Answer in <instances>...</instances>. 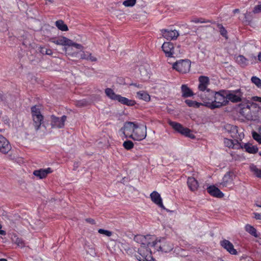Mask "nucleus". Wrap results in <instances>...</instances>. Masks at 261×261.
Here are the masks:
<instances>
[{"instance_id": "nucleus-38", "label": "nucleus", "mask_w": 261, "mask_h": 261, "mask_svg": "<svg viewBox=\"0 0 261 261\" xmlns=\"http://www.w3.org/2000/svg\"><path fill=\"white\" fill-rule=\"evenodd\" d=\"M224 143L225 145L229 148H234L235 144L232 140L224 139Z\"/></svg>"}, {"instance_id": "nucleus-30", "label": "nucleus", "mask_w": 261, "mask_h": 261, "mask_svg": "<svg viewBox=\"0 0 261 261\" xmlns=\"http://www.w3.org/2000/svg\"><path fill=\"white\" fill-rule=\"evenodd\" d=\"M55 24L58 29L62 31H67L68 30L67 25L62 20L56 21Z\"/></svg>"}, {"instance_id": "nucleus-40", "label": "nucleus", "mask_w": 261, "mask_h": 261, "mask_svg": "<svg viewBox=\"0 0 261 261\" xmlns=\"http://www.w3.org/2000/svg\"><path fill=\"white\" fill-rule=\"evenodd\" d=\"M68 46H73L77 49H79L81 50H83L84 49V47L81 44L75 43L70 39H69V42L68 43Z\"/></svg>"}, {"instance_id": "nucleus-32", "label": "nucleus", "mask_w": 261, "mask_h": 261, "mask_svg": "<svg viewBox=\"0 0 261 261\" xmlns=\"http://www.w3.org/2000/svg\"><path fill=\"white\" fill-rule=\"evenodd\" d=\"M250 170L256 177L261 178V169H258L256 166L251 165L250 166Z\"/></svg>"}, {"instance_id": "nucleus-55", "label": "nucleus", "mask_w": 261, "mask_h": 261, "mask_svg": "<svg viewBox=\"0 0 261 261\" xmlns=\"http://www.w3.org/2000/svg\"><path fill=\"white\" fill-rule=\"evenodd\" d=\"M253 99L255 101H259L261 102V97L256 96V97H254L253 98Z\"/></svg>"}, {"instance_id": "nucleus-9", "label": "nucleus", "mask_w": 261, "mask_h": 261, "mask_svg": "<svg viewBox=\"0 0 261 261\" xmlns=\"http://www.w3.org/2000/svg\"><path fill=\"white\" fill-rule=\"evenodd\" d=\"M50 125L52 128H63L65 125V122L67 119V117L63 115L61 118L57 117L54 115L50 117Z\"/></svg>"}, {"instance_id": "nucleus-47", "label": "nucleus", "mask_w": 261, "mask_h": 261, "mask_svg": "<svg viewBox=\"0 0 261 261\" xmlns=\"http://www.w3.org/2000/svg\"><path fill=\"white\" fill-rule=\"evenodd\" d=\"M88 60H90L92 62H96L97 61V58L92 55L91 53H88Z\"/></svg>"}, {"instance_id": "nucleus-41", "label": "nucleus", "mask_w": 261, "mask_h": 261, "mask_svg": "<svg viewBox=\"0 0 261 261\" xmlns=\"http://www.w3.org/2000/svg\"><path fill=\"white\" fill-rule=\"evenodd\" d=\"M253 138L256 140L258 143L261 144V134H258L256 132H253L252 133Z\"/></svg>"}, {"instance_id": "nucleus-59", "label": "nucleus", "mask_w": 261, "mask_h": 261, "mask_svg": "<svg viewBox=\"0 0 261 261\" xmlns=\"http://www.w3.org/2000/svg\"><path fill=\"white\" fill-rule=\"evenodd\" d=\"M226 31L224 29H223V30H221V34L223 36H224V34H226Z\"/></svg>"}, {"instance_id": "nucleus-8", "label": "nucleus", "mask_w": 261, "mask_h": 261, "mask_svg": "<svg viewBox=\"0 0 261 261\" xmlns=\"http://www.w3.org/2000/svg\"><path fill=\"white\" fill-rule=\"evenodd\" d=\"M135 122H126L123 126L121 128L120 131L124 135L126 138L132 139L135 127L136 126Z\"/></svg>"}, {"instance_id": "nucleus-4", "label": "nucleus", "mask_w": 261, "mask_h": 261, "mask_svg": "<svg viewBox=\"0 0 261 261\" xmlns=\"http://www.w3.org/2000/svg\"><path fill=\"white\" fill-rule=\"evenodd\" d=\"M134 240L137 243L141 244V245H144L148 247H155L158 244V243L160 242V241H154L153 240L152 237L149 235L146 236L137 235L135 236Z\"/></svg>"}, {"instance_id": "nucleus-46", "label": "nucleus", "mask_w": 261, "mask_h": 261, "mask_svg": "<svg viewBox=\"0 0 261 261\" xmlns=\"http://www.w3.org/2000/svg\"><path fill=\"white\" fill-rule=\"evenodd\" d=\"M87 253H89L91 256H94L96 255L95 249L93 247L89 248L88 250H87Z\"/></svg>"}, {"instance_id": "nucleus-44", "label": "nucleus", "mask_w": 261, "mask_h": 261, "mask_svg": "<svg viewBox=\"0 0 261 261\" xmlns=\"http://www.w3.org/2000/svg\"><path fill=\"white\" fill-rule=\"evenodd\" d=\"M40 51L42 54H45L48 55H51L53 54L52 50L50 49H46L44 47H41Z\"/></svg>"}, {"instance_id": "nucleus-17", "label": "nucleus", "mask_w": 261, "mask_h": 261, "mask_svg": "<svg viewBox=\"0 0 261 261\" xmlns=\"http://www.w3.org/2000/svg\"><path fill=\"white\" fill-rule=\"evenodd\" d=\"M199 90L203 92L205 90H206V93H207V90L208 89H207V87L210 83L208 77L205 76H200L199 77Z\"/></svg>"}, {"instance_id": "nucleus-3", "label": "nucleus", "mask_w": 261, "mask_h": 261, "mask_svg": "<svg viewBox=\"0 0 261 261\" xmlns=\"http://www.w3.org/2000/svg\"><path fill=\"white\" fill-rule=\"evenodd\" d=\"M162 48L167 57L176 58L181 54L180 46L178 45L175 47L171 42H164Z\"/></svg>"}, {"instance_id": "nucleus-28", "label": "nucleus", "mask_w": 261, "mask_h": 261, "mask_svg": "<svg viewBox=\"0 0 261 261\" xmlns=\"http://www.w3.org/2000/svg\"><path fill=\"white\" fill-rule=\"evenodd\" d=\"M12 241L18 246L23 247L24 246V243L21 238H19L16 234H13L11 238Z\"/></svg>"}, {"instance_id": "nucleus-24", "label": "nucleus", "mask_w": 261, "mask_h": 261, "mask_svg": "<svg viewBox=\"0 0 261 261\" xmlns=\"http://www.w3.org/2000/svg\"><path fill=\"white\" fill-rule=\"evenodd\" d=\"M232 181V178L230 172H227L224 175L223 177L222 181L220 183L223 187H227L229 184L231 183Z\"/></svg>"}, {"instance_id": "nucleus-26", "label": "nucleus", "mask_w": 261, "mask_h": 261, "mask_svg": "<svg viewBox=\"0 0 261 261\" xmlns=\"http://www.w3.org/2000/svg\"><path fill=\"white\" fill-rule=\"evenodd\" d=\"M236 62L242 67H245L248 64V60L243 55H239L236 58Z\"/></svg>"}, {"instance_id": "nucleus-58", "label": "nucleus", "mask_w": 261, "mask_h": 261, "mask_svg": "<svg viewBox=\"0 0 261 261\" xmlns=\"http://www.w3.org/2000/svg\"><path fill=\"white\" fill-rule=\"evenodd\" d=\"M240 12V10L239 9H236L234 10H233V12L235 14V13H239Z\"/></svg>"}, {"instance_id": "nucleus-64", "label": "nucleus", "mask_w": 261, "mask_h": 261, "mask_svg": "<svg viewBox=\"0 0 261 261\" xmlns=\"http://www.w3.org/2000/svg\"><path fill=\"white\" fill-rule=\"evenodd\" d=\"M259 154L261 156V152H259Z\"/></svg>"}, {"instance_id": "nucleus-63", "label": "nucleus", "mask_w": 261, "mask_h": 261, "mask_svg": "<svg viewBox=\"0 0 261 261\" xmlns=\"http://www.w3.org/2000/svg\"><path fill=\"white\" fill-rule=\"evenodd\" d=\"M2 227V225L0 224V229Z\"/></svg>"}, {"instance_id": "nucleus-11", "label": "nucleus", "mask_w": 261, "mask_h": 261, "mask_svg": "<svg viewBox=\"0 0 261 261\" xmlns=\"http://www.w3.org/2000/svg\"><path fill=\"white\" fill-rule=\"evenodd\" d=\"M154 241H160L158 244L154 247L157 251H161L165 252L170 251L173 249V245L165 241V240H155Z\"/></svg>"}, {"instance_id": "nucleus-52", "label": "nucleus", "mask_w": 261, "mask_h": 261, "mask_svg": "<svg viewBox=\"0 0 261 261\" xmlns=\"http://www.w3.org/2000/svg\"><path fill=\"white\" fill-rule=\"evenodd\" d=\"M130 86H135V87H137L139 89L143 88V85L141 84H137L132 83V84H130Z\"/></svg>"}, {"instance_id": "nucleus-31", "label": "nucleus", "mask_w": 261, "mask_h": 261, "mask_svg": "<svg viewBox=\"0 0 261 261\" xmlns=\"http://www.w3.org/2000/svg\"><path fill=\"white\" fill-rule=\"evenodd\" d=\"M245 230L253 237L255 238L258 237L256 230L253 226L250 224L246 225Z\"/></svg>"}, {"instance_id": "nucleus-33", "label": "nucleus", "mask_w": 261, "mask_h": 261, "mask_svg": "<svg viewBox=\"0 0 261 261\" xmlns=\"http://www.w3.org/2000/svg\"><path fill=\"white\" fill-rule=\"evenodd\" d=\"M185 102L188 105V106L191 107L198 108L200 105H203V103H198L195 101H193L189 99H187Z\"/></svg>"}, {"instance_id": "nucleus-19", "label": "nucleus", "mask_w": 261, "mask_h": 261, "mask_svg": "<svg viewBox=\"0 0 261 261\" xmlns=\"http://www.w3.org/2000/svg\"><path fill=\"white\" fill-rule=\"evenodd\" d=\"M221 245L231 254L236 255L238 253L234 249L233 244L228 240H224L221 241Z\"/></svg>"}, {"instance_id": "nucleus-45", "label": "nucleus", "mask_w": 261, "mask_h": 261, "mask_svg": "<svg viewBox=\"0 0 261 261\" xmlns=\"http://www.w3.org/2000/svg\"><path fill=\"white\" fill-rule=\"evenodd\" d=\"M253 12L254 14L260 13L261 12V4L255 6L253 10Z\"/></svg>"}, {"instance_id": "nucleus-43", "label": "nucleus", "mask_w": 261, "mask_h": 261, "mask_svg": "<svg viewBox=\"0 0 261 261\" xmlns=\"http://www.w3.org/2000/svg\"><path fill=\"white\" fill-rule=\"evenodd\" d=\"M98 232L101 234H104L107 237H110L112 234V232L108 230L100 228L98 230Z\"/></svg>"}, {"instance_id": "nucleus-62", "label": "nucleus", "mask_w": 261, "mask_h": 261, "mask_svg": "<svg viewBox=\"0 0 261 261\" xmlns=\"http://www.w3.org/2000/svg\"><path fill=\"white\" fill-rule=\"evenodd\" d=\"M247 14H245V17L246 18H247Z\"/></svg>"}, {"instance_id": "nucleus-54", "label": "nucleus", "mask_w": 261, "mask_h": 261, "mask_svg": "<svg viewBox=\"0 0 261 261\" xmlns=\"http://www.w3.org/2000/svg\"><path fill=\"white\" fill-rule=\"evenodd\" d=\"M255 205L258 207H261V199L260 200H257L255 203Z\"/></svg>"}, {"instance_id": "nucleus-42", "label": "nucleus", "mask_w": 261, "mask_h": 261, "mask_svg": "<svg viewBox=\"0 0 261 261\" xmlns=\"http://www.w3.org/2000/svg\"><path fill=\"white\" fill-rule=\"evenodd\" d=\"M225 129L229 133L237 130L236 127L229 124H227L224 126Z\"/></svg>"}, {"instance_id": "nucleus-10", "label": "nucleus", "mask_w": 261, "mask_h": 261, "mask_svg": "<svg viewBox=\"0 0 261 261\" xmlns=\"http://www.w3.org/2000/svg\"><path fill=\"white\" fill-rule=\"evenodd\" d=\"M161 32L162 36L167 40H176L179 35L178 31L175 29H162Z\"/></svg>"}, {"instance_id": "nucleus-27", "label": "nucleus", "mask_w": 261, "mask_h": 261, "mask_svg": "<svg viewBox=\"0 0 261 261\" xmlns=\"http://www.w3.org/2000/svg\"><path fill=\"white\" fill-rule=\"evenodd\" d=\"M137 96L139 98L142 99L145 101H149L150 100V96L148 93L145 91H141L137 93Z\"/></svg>"}, {"instance_id": "nucleus-13", "label": "nucleus", "mask_w": 261, "mask_h": 261, "mask_svg": "<svg viewBox=\"0 0 261 261\" xmlns=\"http://www.w3.org/2000/svg\"><path fill=\"white\" fill-rule=\"evenodd\" d=\"M11 149V146L6 138L0 135V152L7 153Z\"/></svg>"}, {"instance_id": "nucleus-61", "label": "nucleus", "mask_w": 261, "mask_h": 261, "mask_svg": "<svg viewBox=\"0 0 261 261\" xmlns=\"http://www.w3.org/2000/svg\"><path fill=\"white\" fill-rule=\"evenodd\" d=\"M259 132L261 134V126L259 127Z\"/></svg>"}, {"instance_id": "nucleus-48", "label": "nucleus", "mask_w": 261, "mask_h": 261, "mask_svg": "<svg viewBox=\"0 0 261 261\" xmlns=\"http://www.w3.org/2000/svg\"><path fill=\"white\" fill-rule=\"evenodd\" d=\"M76 105L79 107H83L86 105L85 101H79L76 102Z\"/></svg>"}, {"instance_id": "nucleus-7", "label": "nucleus", "mask_w": 261, "mask_h": 261, "mask_svg": "<svg viewBox=\"0 0 261 261\" xmlns=\"http://www.w3.org/2000/svg\"><path fill=\"white\" fill-rule=\"evenodd\" d=\"M191 63L188 60H181L173 64V68L181 73H185L190 70Z\"/></svg>"}, {"instance_id": "nucleus-35", "label": "nucleus", "mask_w": 261, "mask_h": 261, "mask_svg": "<svg viewBox=\"0 0 261 261\" xmlns=\"http://www.w3.org/2000/svg\"><path fill=\"white\" fill-rule=\"evenodd\" d=\"M169 124L172 126L176 131L178 132L180 128H182V125L179 123L169 121Z\"/></svg>"}, {"instance_id": "nucleus-25", "label": "nucleus", "mask_w": 261, "mask_h": 261, "mask_svg": "<svg viewBox=\"0 0 261 261\" xmlns=\"http://www.w3.org/2000/svg\"><path fill=\"white\" fill-rule=\"evenodd\" d=\"M182 96L184 97H190L193 95L192 90L186 85H182L181 87Z\"/></svg>"}, {"instance_id": "nucleus-18", "label": "nucleus", "mask_w": 261, "mask_h": 261, "mask_svg": "<svg viewBox=\"0 0 261 261\" xmlns=\"http://www.w3.org/2000/svg\"><path fill=\"white\" fill-rule=\"evenodd\" d=\"M207 192L212 196L217 198H222L224 194L215 186H210L207 188Z\"/></svg>"}, {"instance_id": "nucleus-14", "label": "nucleus", "mask_w": 261, "mask_h": 261, "mask_svg": "<svg viewBox=\"0 0 261 261\" xmlns=\"http://www.w3.org/2000/svg\"><path fill=\"white\" fill-rule=\"evenodd\" d=\"M253 105V103H250L242 105L240 113L246 118L249 119L252 116L251 107Z\"/></svg>"}, {"instance_id": "nucleus-49", "label": "nucleus", "mask_w": 261, "mask_h": 261, "mask_svg": "<svg viewBox=\"0 0 261 261\" xmlns=\"http://www.w3.org/2000/svg\"><path fill=\"white\" fill-rule=\"evenodd\" d=\"M88 54H86L85 52H83V53L81 55V59L84 60H88Z\"/></svg>"}, {"instance_id": "nucleus-51", "label": "nucleus", "mask_w": 261, "mask_h": 261, "mask_svg": "<svg viewBox=\"0 0 261 261\" xmlns=\"http://www.w3.org/2000/svg\"><path fill=\"white\" fill-rule=\"evenodd\" d=\"M254 218L256 220H261V214L257 213H254Z\"/></svg>"}, {"instance_id": "nucleus-36", "label": "nucleus", "mask_w": 261, "mask_h": 261, "mask_svg": "<svg viewBox=\"0 0 261 261\" xmlns=\"http://www.w3.org/2000/svg\"><path fill=\"white\" fill-rule=\"evenodd\" d=\"M31 112L32 114V117L35 116L41 115L40 111L39 108L36 106H34L31 108Z\"/></svg>"}, {"instance_id": "nucleus-60", "label": "nucleus", "mask_w": 261, "mask_h": 261, "mask_svg": "<svg viewBox=\"0 0 261 261\" xmlns=\"http://www.w3.org/2000/svg\"><path fill=\"white\" fill-rule=\"evenodd\" d=\"M0 261H7V260L5 258H1L0 259Z\"/></svg>"}, {"instance_id": "nucleus-15", "label": "nucleus", "mask_w": 261, "mask_h": 261, "mask_svg": "<svg viewBox=\"0 0 261 261\" xmlns=\"http://www.w3.org/2000/svg\"><path fill=\"white\" fill-rule=\"evenodd\" d=\"M48 41L57 45L68 46L69 39L64 36H59L58 37L50 38Z\"/></svg>"}, {"instance_id": "nucleus-53", "label": "nucleus", "mask_w": 261, "mask_h": 261, "mask_svg": "<svg viewBox=\"0 0 261 261\" xmlns=\"http://www.w3.org/2000/svg\"><path fill=\"white\" fill-rule=\"evenodd\" d=\"M121 247L124 249L125 250H128L129 247L127 246V245L125 243H121Z\"/></svg>"}, {"instance_id": "nucleus-20", "label": "nucleus", "mask_w": 261, "mask_h": 261, "mask_svg": "<svg viewBox=\"0 0 261 261\" xmlns=\"http://www.w3.org/2000/svg\"><path fill=\"white\" fill-rule=\"evenodd\" d=\"M52 172V170L50 168H47L46 169H40L39 170H35L33 172V174L39 177L40 179H43L45 178L48 174Z\"/></svg>"}, {"instance_id": "nucleus-39", "label": "nucleus", "mask_w": 261, "mask_h": 261, "mask_svg": "<svg viewBox=\"0 0 261 261\" xmlns=\"http://www.w3.org/2000/svg\"><path fill=\"white\" fill-rule=\"evenodd\" d=\"M136 3V0H125L123 2V5L127 7H133Z\"/></svg>"}, {"instance_id": "nucleus-22", "label": "nucleus", "mask_w": 261, "mask_h": 261, "mask_svg": "<svg viewBox=\"0 0 261 261\" xmlns=\"http://www.w3.org/2000/svg\"><path fill=\"white\" fill-rule=\"evenodd\" d=\"M43 116L41 115L35 116L33 117V125L36 130H38L43 122Z\"/></svg>"}, {"instance_id": "nucleus-37", "label": "nucleus", "mask_w": 261, "mask_h": 261, "mask_svg": "<svg viewBox=\"0 0 261 261\" xmlns=\"http://www.w3.org/2000/svg\"><path fill=\"white\" fill-rule=\"evenodd\" d=\"M251 81L258 88L261 89V80L260 79L256 76H252L251 77Z\"/></svg>"}, {"instance_id": "nucleus-5", "label": "nucleus", "mask_w": 261, "mask_h": 261, "mask_svg": "<svg viewBox=\"0 0 261 261\" xmlns=\"http://www.w3.org/2000/svg\"><path fill=\"white\" fill-rule=\"evenodd\" d=\"M148 248L144 245H141L138 249V252L135 255L138 260L139 261H151L153 260L151 251Z\"/></svg>"}, {"instance_id": "nucleus-1", "label": "nucleus", "mask_w": 261, "mask_h": 261, "mask_svg": "<svg viewBox=\"0 0 261 261\" xmlns=\"http://www.w3.org/2000/svg\"><path fill=\"white\" fill-rule=\"evenodd\" d=\"M201 96L203 99L204 106L211 109L225 106L228 102L226 96H224L219 92H216L214 94L210 90H207V96L206 94H202Z\"/></svg>"}, {"instance_id": "nucleus-12", "label": "nucleus", "mask_w": 261, "mask_h": 261, "mask_svg": "<svg viewBox=\"0 0 261 261\" xmlns=\"http://www.w3.org/2000/svg\"><path fill=\"white\" fill-rule=\"evenodd\" d=\"M242 94L240 90L232 91L226 95L228 101L232 102H238L242 100Z\"/></svg>"}, {"instance_id": "nucleus-6", "label": "nucleus", "mask_w": 261, "mask_h": 261, "mask_svg": "<svg viewBox=\"0 0 261 261\" xmlns=\"http://www.w3.org/2000/svg\"><path fill=\"white\" fill-rule=\"evenodd\" d=\"M147 135L146 126L136 124L132 139L135 141H141L144 139Z\"/></svg>"}, {"instance_id": "nucleus-50", "label": "nucleus", "mask_w": 261, "mask_h": 261, "mask_svg": "<svg viewBox=\"0 0 261 261\" xmlns=\"http://www.w3.org/2000/svg\"><path fill=\"white\" fill-rule=\"evenodd\" d=\"M86 221L88 223H89L91 224H95V221L94 219H92V218H87L86 219Z\"/></svg>"}, {"instance_id": "nucleus-2", "label": "nucleus", "mask_w": 261, "mask_h": 261, "mask_svg": "<svg viewBox=\"0 0 261 261\" xmlns=\"http://www.w3.org/2000/svg\"><path fill=\"white\" fill-rule=\"evenodd\" d=\"M105 92L106 95L110 99L113 100L118 101L121 104L128 106H133L136 104L135 100L128 99L126 97L121 96L120 95L116 94L114 90L111 88H106Z\"/></svg>"}, {"instance_id": "nucleus-57", "label": "nucleus", "mask_w": 261, "mask_h": 261, "mask_svg": "<svg viewBox=\"0 0 261 261\" xmlns=\"http://www.w3.org/2000/svg\"><path fill=\"white\" fill-rule=\"evenodd\" d=\"M257 58H258V60L259 61H261V52H259L258 54V56H257Z\"/></svg>"}, {"instance_id": "nucleus-23", "label": "nucleus", "mask_w": 261, "mask_h": 261, "mask_svg": "<svg viewBox=\"0 0 261 261\" xmlns=\"http://www.w3.org/2000/svg\"><path fill=\"white\" fill-rule=\"evenodd\" d=\"M241 147L244 148L246 151L250 153H256L258 151V148L250 143L244 144Z\"/></svg>"}, {"instance_id": "nucleus-16", "label": "nucleus", "mask_w": 261, "mask_h": 261, "mask_svg": "<svg viewBox=\"0 0 261 261\" xmlns=\"http://www.w3.org/2000/svg\"><path fill=\"white\" fill-rule=\"evenodd\" d=\"M150 198L152 201L159 206L160 207L165 210V207L162 202V199L160 194L156 191L152 192L150 195Z\"/></svg>"}, {"instance_id": "nucleus-21", "label": "nucleus", "mask_w": 261, "mask_h": 261, "mask_svg": "<svg viewBox=\"0 0 261 261\" xmlns=\"http://www.w3.org/2000/svg\"><path fill=\"white\" fill-rule=\"evenodd\" d=\"M187 185L189 188L192 191H196L199 187L198 181L193 177H189L188 178Z\"/></svg>"}, {"instance_id": "nucleus-56", "label": "nucleus", "mask_w": 261, "mask_h": 261, "mask_svg": "<svg viewBox=\"0 0 261 261\" xmlns=\"http://www.w3.org/2000/svg\"><path fill=\"white\" fill-rule=\"evenodd\" d=\"M6 233L5 232V231L3 230H0V234H2V235H6Z\"/></svg>"}, {"instance_id": "nucleus-34", "label": "nucleus", "mask_w": 261, "mask_h": 261, "mask_svg": "<svg viewBox=\"0 0 261 261\" xmlns=\"http://www.w3.org/2000/svg\"><path fill=\"white\" fill-rule=\"evenodd\" d=\"M123 146L126 150H130L133 148L134 144L132 141L127 140L123 142Z\"/></svg>"}, {"instance_id": "nucleus-29", "label": "nucleus", "mask_w": 261, "mask_h": 261, "mask_svg": "<svg viewBox=\"0 0 261 261\" xmlns=\"http://www.w3.org/2000/svg\"><path fill=\"white\" fill-rule=\"evenodd\" d=\"M178 132L186 137L191 138H194V135L191 133V130L188 128L184 127L183 126H182V128H180Z\"/></svg>"}]
</instances>
